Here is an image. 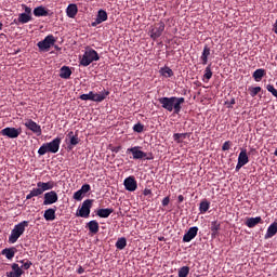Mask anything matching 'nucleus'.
I'll return each instance as SVG.
<instances>
[{
	"label": "nucleus",
	"mask_w": 277,
	"mask_h": 277,
	"mask_svg": "<svg viewBox=\"0 0 277 277\" xmlns=\"http://www.w3.org/2000/svg\"><path fill=\"white\" fill-rule=\"evenodd\" d=\"M276 234H277V222H274L268 226L266 234L264 236V239H272V237H274Z\"/></svg>",
	"instance_id": "obj_22"
},
{
	"label": "nucleus",
	"mask_w": 277,
	"mask_h": 277,
	"mask_svg": "<svg viewBox=\"0 0 277 277\" xmlns=\"http://www.w3.org/2000/svg\"><path fill=\"white\" fill-rule=\"evenodd\" d=\"M18 23L21 24H27L29 23L30 21H32V16L28 15V14H25V13H21L18 15V18H17Z\"/></svg>",
	"instance_id": "obj_34"
},
{
	"label": "nucleus",
	"mask_w": 277,
	"mask_h": 277,
	"mask_svg": "<svg viewBox=\"0 0 277 277\" xmlns=\"http://www.w3.org/2000/svg\"><path fill=\"white\" fill-rule=\"evenodd\" d=\"M151 193H153L151 189H147V188H146V189L143 190V195H144V196L151 195Z\"/></svg>",
	"instance_id": "obj_49"
},
{
	"label": "nucleus",
	"mask_w": 277,
	"mask_h": 277,
	"mask_svg": "<svg viewBox=\"0 0 277 277\" xmlns=\"http://www.w3.org/2000/svg\"><path fill=\"white\" fill-rule=\"evenodd\" d=\"M81 277H84V276H81Z\"/></svg>",
	"instance_id": "obj_56"
},
{
	"label": "nucleus",
	"mask_w": 277,
	"mask_h": 277,
	"mask_svg": "<svg viewBox=\"0 0 277 277\" xmlns=\"http://www.w3.org/2000/svg\"><path fill=\"white\" fill-rule=\"evenodd\" d=\"M71 75H72V71L68 66H63L60 69V77L62 79H69L71 77Z\"/></svg>",
	"instance_id": "obj_27"
},
{
	"label": "nucleus",
	"mask_w": 277,
	"mask_h": 277,
	"mask_svg": "<svg viewBox=\"0 0 277 277\" xmlns=\"http://www.w3.org/2000/svg\"><path fill=\"white\" fill-rule=\"evenodd\" d=\"M261 222H263V219H261V216L249 217L246 221V226H248V228H254V226H256V224H261Z\"/></svg>",
	"instance_id": "obj_25"
},
{
	"label": "nucleus",
	"mask_w": 277,
	"mask_h": 277,
	"mask_svg": "<svg viewBox=\"0 0 277 277\" xmlns=\"http://www.w3.org/2000/svg\"><path fill=\"white\" fill-rule=\"evenodd\" d=\"M264 76H265V69H256L252 75V77L256 82L261 81L264 78Z\"/></svg>",
	"instance_id": "obj_35"
},
{
	"label": "nucleus",
	"mask_w": 277,
	"mask_h": 277,
	"mask_svg": "<svg viewBox=\"0 0 277 277\" xmlns=\"http://www.w3.org/2000/svg\"><path fill=\"white\" fill-rule=\"evenodd\" d=\"M245 167V164L240 163V162H237V166H236V171H240V169Z\"/></svg>",
	"instance_id": "obj_51"
},
{
	"label": "nucleus",
	"mask_w": 277,
	"mask_h": 277,
	"mask_svg": "<svg viewBox=\"0 0 277 277\" xmlns=\"http://www.w3.org/2000/svg\"><path fill=\"white\" fill-rule=\"evenodd\" d=\"M115 246H116L117 250H124V248H127V246H128L127 238H124V237L118 238Z\"/></svg>",
	"instance_id": "obj_32"
},
{
	"label": "nucleus",
	"mask_w": 277,
	"mask_h": 277,
	"mask_svg": "<svg viewBox=\"0 0 277 277\" xmlns=\"http://www.w3.org/2000/svg\"><path fill=\"white\" fill-rule=\"evenodd\" d=\"M16 252H17V249L14 248V247H11V248H4V249L1 251V254H2L3 256H5V259H8V261H12V259H14Z\"/></svg>",
	"instance_id": "obj_20"
},
{
	"label": "nucleus",
	"mask_w": 277,
	"mask_h": 277,
	"mask_svg": "<svg viewBox=\"0 0 277 277\" xmlns=\"http://www.w3.org/2000/svg\"><path fill=\"white\" fill-rule=\"evenodd\" d=\"M94 92L90 91L88 94H82L79 96L81 101H93Z\"/></svg>",
	"instance_id": "obj_39"
},
{
	"label": "nucleus",
	"mask_w": 277,
	"mask_h": 277,
	"mask_svg": "<svg viewBox=\"0 0 277 277\" xmlns=\"http://www.w3.org/2000/svg\"><path fill=\"white\" fill-rule=\"evenodd\" d=\"M162 207H168L170 205V197H164L161 202Z\"/></svg>",
	"instance_id": "obj_47"
},
{
	"label": "nucleus",
	"mask_w": 277,
	"mask_h": 277,
	"mask_svg": "<svg viewBox=\"0 0 277 277\" xmlns=\"http://www.w3.org/2000/svg\"><path fill=\"white\" fill-rule=\"evenodd\" d=\"M87 227L92 235H97V233L100 232V223L95 220L87 223Z\"/></svg>",
	"instance_id": "obj_21"
},
{
	"label": "nucleus",
	"mask_w": 277,
	"mask_h": 277,
	"mask_svg": "<svg viewBox=\"0 0 277 277\" xmlns=\"http://www.w3.org/2000/svg\"><path fill=\"white\" fill-rule=\"evenodd\" d=\"M24 126L38 136L42 134L41 126L35 122L32 119H27L24 122Z\"/></svg>",
	"instance_id": "obj_11"
},
{
	"label": "nucleus",
	"mask_w": 277,
	"mask_h": 277,
	"mask_svg": "<svg viewBox=\"0 0 277 277\" xmlns=\"http://www.w3.org/2000/svg\"><path fill=\"white\" fill-rule=\"evenodd\" d=\"M32 14L36 17H42V16H48L49 12L43 6H37L36 9H34Z\"/></svg>",
	"instance_id": "obj_29"
},
{
	"label": "nucleus",
	"mask_w": 277,
	"mask_h": 277,
	"mask_svg": "<svg viewBox=\"0 0 277 277\" xmlns=\"http://www.w3.org/2000/svg\"><path fill=\"white\" fill-rule=\"evenodd\" d=\"M190 273V267L188 266H182L179 269V277H188Z\"/></svg>",
	"instance_id": "obj_37"
},
{
	"label": "nucleus",
	"mask_w": 277,
	"mask_h": 277,
	"mask_svg": "<svg viewBox=\"0 0 277 277\" xmlns=\"http://www.w3.org/2000/svg\"><path fill=\"white\" fill-rule=\"evenodd\" d=\"M211 55V49L208 45H205L200 60L202 65H207L209 63V56Z\"/></svg>",
	"instance_id": "obj_24"
},
{
	"label": "nucleus",
	"mask_w": 277,
	"mask_h": 277,
	"mask_svg": "<svg viewBox=\"0 0 277 277\" xmlns=\"http://www.w3.org/2000/svg\"><path fill=\"white\" fill-rule=\"evenodd\" d=\"M210 228H211V236L216 237V235H219V230L221 229V223H219V221H212Z\"/></svg>",
	"instance_id": "obj_31"
},
{
	"label": "nucleus",
	"mask_w": 277,
	"mask_h": 277,
	"mask_svg": "<svg viewBox=\"0 0 277 277\" xmlns=\"http://www.w3.org/2000/svg\"><path fill=\"white\" fill-rule=\"evenodd\" d=\"M55 42L56 40L54 36L49 35L42 41H39L37 43V47L39 48L40 51H48L51 47L55 44Z\"/></svg>",
	"instance_id": "obj_8"
},
{
	"label": "nucleus",
	"mask_w": 277,
	"mask_h": 277,
	"mask_svg": "<svg viewBox=\"0 0 277 277\" xmlns=\"http://www.w3.org/2000/svg\"><path fill=\"white\" fill-rule=\"evenodd\" d=\"M211 207V203L208 200H203L199 205V211L200 213H207Z\"/></svg>",
	"instance_id": "obj_36"
},
{
	"label": "nucleus",
	"mask_w": 277,
	"mask_h": 277,
	"mask_svg": "<svg viewBox=\"0 0 277 277\" xmlns=\"http://www.w3.org/2000/svg\"><path fill=\"white\" fill-rule=\"evenodd\" d=\"M166 29V24L163 22L155 24L149 30V37L153 40L160 38Z\"/></svg>",
	"instance_id": "obj_7"
},
{
	"label": "nucleus",
	"mask_w": 277,
	"mask_h": 277,
	"mask_svg": "<svg viewBox=\"0 0 277 277\" xmlns=\"http://www.w3.org/2000/svg\"><path fill=\"white\" fill-rule=\"evenodd\" d=\"M186 136H187V133H175V134H173V140L176 143H181V142H183L181 138H186Z\"/></svg>",
	"instance_id": "obj_40"
},
{
	"label": "nucleus",
	"mask_w": 277,
	"mask_h": 277,
	"mask_svg": "<svg viewBox=\"0 0 277 277\" xmlns=\"http://www.w3.org/2000/svg\"><path fill=\"white\" fill-rule=\"evenodd\" d=\"M107 19H108L107 12L104 10H100L97 12L95 21L91 23V26L96 27L97 25L102 24L103 22H106Z\"/></svg>",
	"instance_id": "obj_17"
},
{
	"label": "nucleus",
	"mask_w": 277,
	"mask_h": 277,
	"mask_svg": "<svg viewBox=\"0 0 277 277\" xmlns=\"http://www.w3.org/2000/svg\"><path fill=\"white\" fill-rule=\"evenodd\" d=\"M31 265H32V262L27 260L24 264H22L21 269L28 271L30 269Z\"/></svg>",
	"instance_id": "obj_44"
},
{
	"label": "nucleus",
	"mask_w": 277,
	"mask_h": 277,
	"mask_svg": "<svg viewBox=\"0 0 277 277\" xmlns=\"http://www.w3.org/2000/svg\"><path fill=\"white\" fill-rule=\"evenodd\" d=\"M159 72L161 74V76L166 77V78H171L174 76L173 70L170 67H163L160 68Z\"/></svg>",
	"instance_id": "obj_33"
},
{
	"label": "nucleus",
	"mask_w": 277,
	"mask_h": 277,
	"mask_svg": "<svg viewBox=\"0 0 277 277\" xmlns=\"http://www.w3.org/2000/svg\"><path fill=\"white\" fill-rule=\"evenodd\" d=\"M3 29V24L0 22V30Z\"/></svg>",
	"instance_id": "obj_54"
},
{
	"label": "nucleus",
	"mask_w": 277,
	"mask_h": 277,
	"mask_svg": "<svg viewBox=\"0 0 277 277\" xmlns=\"http://www.w3.org/2000/svg\"><path fill=\"white\" fill-rule=\"evenodd\" d=\"M249 156L247 153V149H243L240 151L239 156H238V162L246 166L247 163H249Z\"/></svg>",
	"instance_id": "obj_30"
},
{
	"label": "nucleus",
	"mask_w": 277,
	"mask_h": 277,
	"mask_svg": "<svg viewBox=\"0 0 277 277\" xmlns=\"http://www.w3.org/2000/svg\"><path fill=\"white\" fill-rule=\"evenodd\" d=\"M236 104V98H230V101H226L225 102V105L228 107V108H234V105Z\"/></svg>",
	"instance_id": "obj_45"
},
{
	"label": "nucleus",
	"mask_w": 277,
	"mask_h": 277,
	"mask_svg": "<svg viewBox=\"0 0 277 277\" xmlns=\"http://www.w3.org/2000/svg\"><path fill=\"white\" fill-rule=\"evenodd\" d=\"M29 226V221H23L18 224L14 225V227L11 230V234L9 236V243H16L18 241L19 237H22Z\"/></svg>",
	"instance_id": "obj_2"
},
{
	"label": "nucleus",
	"mask_w": 277,
	"mask_h": 277,
	"mask_svg": "<svg viewBox=\"0 0 277 277\" xmlns=\"http://www.w3.org/2000/svg\"><path fill=\"white\" fill-rule=\"evenodd\" d=\"M78 14V6L77 4H69L66 9V15L69 18H74L76 17V15Z\"/></svg>",
	"instance_id": "obj_26"
},
{
	"label": "nucleus",
	"mask_w": 277,
	"mask_h": 277,
	"mask_svg": "<svg viewBox=\"0 0 277 277\" xmlns=\"http://www.w3.org/2000/svg\"><path fill=\"white\" fill-rule=\"evenodd\" d=\"M110 94L109 91L103 90L101 93H93L92 102L102 103Z\"/></svg>",
	"instance_id": "obj_19"
},
{
	"label": "nucleus",
	"mask_w": 277,
	"mask_h": 277,
	"mask_svg": "<svg viewBox=\"0 0 277 277\" xmlns=\"http://www.w3.org/2000/svg\"><path fill=\"white\" fill-rule=\"evenodd\" d=\"M228 149H230V142L229 141L225 142L222 146V150H228Z\"/></svg>",
	"instance_id": "obj_48"
},
{
	"label": "nucleus",
	"mask_w": 277,
	"mask_h": 277,
	"mask_svg": "<svg viewBox=\"0 0 277 277\" xmlns=\"http://www.w3.org/2000/svg\"><path fill=\"white\" fill-rule=\"evenodd\" d=\"M93 200L92 199H85L81 208L77 210L76 215L78 217H90L91 209H92Z\"/></svg>",
	"instance_id": "obj_6"
},
{
	"label": "nucleus",
	"mask_w": 277,
	"mask_h": 277,
	"mask_svg": "<svg viewBox=\"0 0 277 277\" xmlns=\"http://www.w3.org/2000/svg\"><path fill=\"white\" fill-rule=\"evenodd\" d=\"M58 202V195L55 190L48 192L43 195V206L55 205Z\"/></svg>",
	"instance_id": "obj_10"
},
{
	"label": "nucleus",
	"mask_w": 277,
	"mask_h": 277,
	"mask_svg": "<svg viewBox=\"0 0 277 277\" xmlns=\"http://www.w3.org/2000/svg\"><path fill=\"white\" fill-rule=\"evenodd\" d=\"M2 136H8L9 138H17L22 134V129L18 128H4L0 131Z\"/></svg>",
	"instance_id": "obj_9"
},
{
	"label": "nucleus",
	"mask_w": 277,
	"mask_h": 277,
	"mask_svg": "<svg viewBox=\"0 0 277 277\" xmlns=\"http://www.w3.org/2000/svg\"><path fill=\"white\" fill-rule=\"evenodd\" d=\"M250 90V95L252 97L256 96L259 94V92L261 91V87H255V88H251Z\"/></svg>",
	"instance_id": "obj_42"
},
{
	"label": "nucleus",
	"mask_w": 277,
	"mask_h": 277,
	"mask_svg": "<svg viewBox=\"0 0 277 277\" xmlns=\"http://www.w3.org/2000/svg\"><path fill=\"white\" fill-rule=\"evenodd\" d=\"M61 143H62V138L61 137H55L54 140H52L50 143H44L42 144L39 149H38V154L40 156L45 155L47 153H51V154H56L60 150L61 147Z\"/></svg>",
	"instance_id": "obj_3"
},
{
	"label": "nucleus",
	"mask_w": 277,
	"mask_h": 277,
	"mask_svg": "<svg viewBox=\"0 0 277 277\" xmlns=\"http://www.w3.org/2000/svg\"><path fill=\"white\" fill-rule=\"evenodd\" d=\"M22 8L25 11L24 14L31 16V12H32L31 8H29V6L25 5V4H23Z\"/></svg>",
	"instance_id": "obj_46"
},
{
	"label": "nucleus",
	"mask_w": 277,
	"mask_h": 277,
	"mask_svg": "<svg viewBox=\"0 0 277 277\" xmlns=\"http://www.w3.org/2000/svg\"><path fill=\"white\" fill-rule=\"evenodd\" d=\"M158 101L161 104V107L163 109H167L168 111L174 110V114L176 115L181 113L182 105L185 103L184 97H176V96L161 97Z\"/></svg>",
	"instance_id": "obj_1"
},
{
	"label": "nucleus",
	"mask_w": 277,
	"mask_h": 277,
	"mask_svg": "<svg viewBox=\"0 0 277 277\" xmlns=\"http://www.w3.org/2000/svg\"><path fill=\"white\" fill-rule=\"evenodd\" d=\"M37 196H39L38 192L36 188H32L29 194L26 195V200H31V198H36Z\"/></svg>",
	"instance_id": "obj_41"
},
{
	"label": "nucleus",
	"mask_w": 277,
	"mask_h": 277,
	"mask_svg": "<svg viewBox=\"0 0 277 277\" xmlns=\"http://www.w3.org/2000/svg\"><path fill=\"white\" fill-rule=\"evenodd\" d=\"M55 183L53 181L49 182H38L37 187L35 188L38 196L42 195L45 190L54 188Z\"/></svg>",
	"instance_id": "obj_12"
},
{
	"label": "nucleus",
	"mask_w": 277,
	"mask_h": 277,
	"mask_svg": "<svg viewBox=\"0 0 277 277\" xmlns=\"http://www.w3.org/2000/svg\"><path fill=\"white\" fill-rule=\"evenodd\" d=\"M77 274L78 275L84 274V268L82 266H79V268L77 269Z\"/></svg>",
	"instance_id": "obj_50"
},
{
	"label": "nucleus",
	"mask_w": 277,
	"mask_h": 277,
	"mask_svg": "<svg viewBox=\"0 0 277 277\" xmlns=\"http://www.w3.org/2000/svg\"><path fill=\"white\" fill-rule=\"evenodd\" d=\"M67 137L69 138V148H72V146H76L80 143V138L78 137V134H74V132H68Z\"/></svg>",
	"instance_id": "obj_23"
},
{
	"label": "nucleus",
	"mask_w": 277,
	"mask_h": 277,
	"mask_svg": "<svg viewBox=\"0 0 277 277\" xmlns=\"http://www.w3.org/2000/svg\"><path fill=\"white\" fill-rule=\"evenodd\" d=\"M133 131L137 132V133H141L144 131V124L142 123H136L133 126Z\"/></svg>",
	"instance_id": "obj_43"
},
{
	"label": "nucleus",
	"mask_w": 277,
	"mask_h": 277,
	"mask_svg": "<svg viewBox=\"0 0 277 277\" xmlns=\"http://www.w3.org/2000/svg\"><path fill=\"white\" fill-rule=\"evenodd\" d=\"M114 213V209L111 208H106V209H98L96 211V215L98 217H109Z\"/></svg>",
	"instance_id": "obj_28"
},
{
	"label": "nucleus",
	"mask_w": 277,
	"mask_h": 277,
	"mask_svg": "<svg viewBox=\"0 0 277 277\" xmlns=\"http://www.w3.org/2000/svg\"><path fill=\"white\" fill-rule=\"evenodd\" d=\"M11 269V272L5 273V277H22L25 274V272L17 263H12Z\"/></svg>",
	"instance_id": "obj_14"
},
{
	"label": "nucleus",
	"mask_w": 277,
	"mask_h": 277,
	"mask_svg": "<svg viewBox=\"0 0 277 277\" xmlns=\"http://www.w3.org/2000/svg\"><path fill=\"white\" fill-rule=\"evenodd\" d=\"M91 190V185L90 184H84L81 186L79 190L74 193L72 198L74 200H77V202H81L83 200L84 195Z\"/></svg>",
	"instance_id": "obj_13"
},
{
	"label": "nucleus",
	"mask_w": 277,
	"mask_h": 277,
	"mask_svg": "<svg viewBox=\"0 0 277 277\" xmlns=\"http://www.w3.org/2000/svg\"><path fill=\"white\" fill-rule=\"evenodd\" d=\"M19 263H22V265H24V263H26V262H25V260H19Z\"/></svg>",
	"instance_id": "obj_55"
},
{
	"label": "nucleus",
	"mask_w": 277,
	"mask_h": 277,
	"mask_svg": "<svg viewBox=\"0 0 277 277\" xmlns=\"http://www.w3.org/2000/svg\"><path fill=\"white\" fill-rule=\"evenodd\" d=\"M273 31L277 35V19H276L275 24L273 25Z\"/></svg>",
	"instance_id": "obj_53"
},
{
	"label": "nucleus",
	"mask_w": 277,
	"mask_h": 277,
	"mask_svg": "<svg viewBox=\"0 0 277 277\" xmlns=\"http://www.w3.org/2000/svg\"><path fill=\"white\" fill-rule=\"evenodd\" d=\"M203 77L208 80H210L213 77L211 65L206 67Z\"/></svg>",
	"instance_id": "obj_38"
},
{
	"label": "nucleus",
	"mask_w": 277,
	"mask_h": 277,
	"mask_svg": "<svg viewBox=\"0 0 277 277\" xmlns=\"http://www.w3.org/2000/svg\"><path fill=\"white\" fill-rule=\"evenodd\" d=\"M124 188L129 192H134L137 189V181L134 176H128L123 181Z\"/></svg>",
	"instance_id": "obj_16"
},
{
	"label": "nucleus",
	"mask_w": 277,
	"mask_h": 277,
	"mask_svg": "<svg viewBox=\"0 0 277 277\" xmlns=\"http://www.w3.org/2000/svg\"><path fill=\"white\" fill-rule=\"evenodd\" d=\"M198 232H199V227H197V226L190 227L187 230V233L184 234L183 242L184 243H189V241H193V239H195L197 237Z\"/></svg>",
	"instance_id": "obj_15"
},
{
	"label": "nucleus",
	"mask_w": 277,
	"mask_h": 277,
	"mask_svg": "<svg viewBox=\"0 0 277 277\" xmlns=\"http://www.w3.org/2000/svg\"><path fill=\"white\" fill-rule=\"evenodd\" d=\"M141 147L138 146H134L132 148H128L127 153H131L133 156V159H143L145 158L146 160H153L154 159V155L151 153L146 154L143 150L140 149Z\"/></svg>",
	"instance_id": "obj_5"
},
{
	"label": "nucleus",
	"mask_w": 277,
	"mask_h": 277,
	"mask_svg": "<svg viewBox=\"0 0 277 277\" xmlns=\"http://www.w3.org/2000/svg\"><path fill=\"white\" fill-rule=\"evenodd\" d=\"M177 200H179L180 203H182V202H184L185 198H184L183 195H180V196L177 197Z\"/></svg>",
	"instance_id": "obj_52"
},
{
	"label": "nucleus",
	"mask_w": 277,
	"mask_h": 277,
	"mask_svg": "<svg viewBox=\"0 0 277 277\" xmlns=\"http://www.w3.org/2000/svg\"><path fill=\"white\" fill-rule=\"evenodd\" d=\"M97 61H100L98 53L93 49H88L84 51V53L80 60V65L83 67H88L93 62H97Z\"/></svg>",
	"instance_id": "obj_4"
},
{
	"label": "nucleus",
	"mask_w": 277,
	"mask_h": 277,
	"mask_svg": "<svg viewBox=\"0 0 277 277\" xmlns=\"http://www.w3.org/2000/svg\"><path fill=\"white\" fill-rule=\"evenodd\" d=\"M56 207L47 209L43 213V219L45 222H54V220H56Z\"/></svg>",
	"instance_id": "obj_18"
}]
</instances>
